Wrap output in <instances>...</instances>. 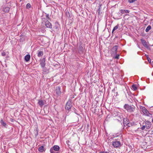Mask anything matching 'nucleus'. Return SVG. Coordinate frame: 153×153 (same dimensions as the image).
<instances>
[{"mask_svg":"<svg viewBox=\"0 0 153 153\" xmlns=\"http://www.w3.org/2000/svg\"><path fill=\"white\" fill-rule=\"evenodd\" d=\"M124 108L126 109L128 112L132 113L135 110V107L133 105H129L128 104H126L124 106Z\"/></svg>","mask_w":153,"mask_h":153,"instance_id":"obj_1","label":"nucleus"},{"mask_svg":"<svg viewBox=\"0 0 153 153\" xmlns=\"http://www.w3.org/2000/svg\"><path fill=\"white\" fill-rule=\"evenodd\" d=\"M60 149L59 146L57 145H55L53 146L50 149L51 153H57L56 151H59Z\"/></svg>","mask_w":153,"mask_h":153,"instance_id":"obj_2","label":"nucleus"},{"mask_svg":"<svg viewBox=\"0 0 153 153\" xmlns=\"http://www.w3.org/2000/svg\"><path fill=\"white\" fill-rule=\"evenodd\" d=\"M112 145L115 148H119L121 146V143L120 141L115 140L112 142Z\"/></svg>","mask_w":153,"mask_h":153,"instance_id":"obj_3","label":"nucleus"},{"mask_svg":"<svg viewBox=\"0 0 153 153\" xmlns=\"http://www.w3.org/2000/svg\"><path fill=\"white\" fill-rule=\"evenodd\" d=\"M117 115L116 116V117H117V120H118L119 121H122V119L123 118V117L122 115H120L121 114L119 112H117L116 113Z\"/></svg>","mask_w":153,"mask_h":153,"instance_id":"obj_4","label":"nucleus"},{"mask_svg":"<svg viewBox=\"0 0 153 153\" xmlns=\"http://www.w3.org/2000/svg\"><path fill=\"white\" fill-rule=\"evenodd\" d=\"M145 125L147 129H149L152 126V124L149 121H147L145 122Z\"/></svg>","mask_w":153,"mask_h":153,"instance_id":"obj_5","label":"nucleus"},{"mask_svg":"<svg viewBox=\"0 0 153 153\" xmlns=\"http://www.w3.org/2000/svg\"><path fill=\"white\" fill-rule=\"evenodd\" d=\"M140 109L142 111L145 115H146L147 114V113L148 112V111L147 110L146 108L144 107L140 106Z\"/></svg>","mask_w":153,"mask_h":153,"instance_id":"obj_6","label":"nucleus"},{"mask_svg":"<svg viewBox=\"0 0 153 153\" xmlns=\"http://www.w3.org/2000/svg\"><path fill=\"white\" fill-rule=\"evenodd\" d=\"M55 93L58 95H59L61 93L60 88L59 87H58L56 88V89L55 91Z\"/></svg>","mask_w":153,"mask_h":153,"instance_id":"obj_7","label":"nucleus"},{"mask_svg":"<svg viewBox=\"0 0 153 153\" xmlns=\"http://www.w3.org/2000/svg\"><path fill=\"white\" fill-rule=\"evenodd\" d=\"M40 65L42 68H43L45 66V58H44L40 60Z\"/></svg>","mask_w":153,"mask_h":153,"instance_id":"obj_8","label":"nucleus"},{"mask_svg":"<svg viewBox=\"0 0 153 153\" xmlns=\"http://www.w3.org/2000/svg\"><path fill=\"white\" fill-rule=\"evenodd\" d=\"M140 41L143 45L144 47H148V46L147 45V42H146L145 40L143 39H140Z\"/></svg>","mask_w":153,"mask_h":153,"instance_id":"obj_9","label":"nucleus"},{"mask_svg":"<svg viewBox=\"0 0 153 153\" xmlns=\"http://www.w3.org/2000/svg\"><path fill=\"white\" fill-rule=\"evenodd\" d=\"M45 24L47 27L51 28V24L48 21H47L45 22Z\"/></svg>","mask_w":153,"mask_h":153,"instance_id":"obj_10","label":"nucleus"},{"mask_svg":"<svg viewBox=\"0 0 153 153\" xmlns=\"http://www.w3.org/2000/svg\"><path fill=\"white\" fill-rule=\"evenodd\" d=\"M0 123H1V125L2 126H3V127L5 128H7V125L6 123H5L2 119H1V120Z\"/></svg>","mask_w":153,"mask_h":153,"instance_id":"obj_11","label":"nucleus"},{"mask_svg":"<svg viewBox=\"0 0 153 153\" xmlns=\"http://www.w3.org/2000/svg\"><path fill=\"white\" fill-rule=\"evenodd\" d=\"M137 124L134 122L128 123L126 124V126L129 127L132 126H135Z\"/></svg>","mask_w":153,"mask_h":153,"instance_id":"obj_12","label":"nucleus"},{"mask_svg":"<svg viewBox=\"0 0 153 153\" xmlns=\"http://www.w3.org/2000/svg\"><path fill=\"white\" fill-rule=\"evenodd\" d=\"M30 58V56L29 54L27 55L25 57V59L26 62H28Z\"/></svg>","mask_w":153,"mask_h":153,"instance_id":"obj_13","label":"nucleus"},{"mask_svg":"<svg viewBox=\"0 0 153 153\" xmlns=\"http://www.w3.org/2000/svg\"><path fill=\"white\" fill-rule=\"evenodd\" d=\"M120 12L121 13L124 14V13H129V10H127L121 9L120 10Z\"/></svg>","mask_w":153,"mask_h":153,"instance_id":"obj_14","label":"nucleus"},{"mask_svg":"<svg viewBox=\"0 0 153 153\" xmlns=\"http://www.w3.org/2000/svg\"><path fill=\"white\" fill-rule=\"evenodd\" d=\"M83 51L84 49L82 47L81 45H80L79 47L78 51L79 53H82L83 52Z\"/></svg>","mask_w":153,"mask_h":153,"instance_id":"obj_15","label":"nucleus"},{"mask_svg":"<svg viewBox=\"0 0 153 153\" xmlns=\"http://www.w3.org/2000/svg\"><path fill=\"white\" fill-rule=\"evenodd\" d=\"M38 104L41 107H42L44 105L43 101L41 100H39Z\"/></svg>","mask_w":153,"mask_h":153,"instance_id":"obj_16","label":"nucleus"},{"mask_svg":"<svg viewBox=\"0 0 153 153\" xmlns=\"http://www.w3.org/2000/svg\"><path fill=\"white\" fill-rule=\"evenodd\" d=\"M117 48L118 46L117 45H115L113 48L112 51L113 52H114L115 53H117Z\"/></svg>","mask_w":153,"mask_h":153,"instance_id":"obj_17","label":"nucleus"},{"mask_svg":"<svg viewBox=\"0 0 153 153\" xmlns=\"http://www.w3.org/2000/svg\"><path fill=\"white\" fill-rule=\"evenodd\" d=\"M38 53L37 55V56L38 57H41L43 55L44 53L43 51H38Z\"/></svg>","mask_w":153,"mask_h":153,"instance_id":"obj_18","label":"nucleus"},{"mask_svg":"<svg viewBox=\"0 0 153 153\" xmlns=\"http://www.w3.org/2000/svg\"><path fill=\"white\" fill-rule=\"evenodd\" d=\"M45 150L44 147L43 146H40L39 149V151L40 152H43Z\"/></svg>","mask_w":153,"mask_h":153,"instance_id":"obj_19","label":"nucleus"},{"mask_svg":"<svg viewBox=\"0 0 153 153\" xmlns=\"http://www.w3.org/2000/svg\"><path fill=\"white\" fill-rule=\"evenodd\" d=\"M10 8L8 7H5L3 9L4 11L5 12H8L9 11Z\"/></svg>","mask_w":153,"mask_h":153,"instance_id":"obj_20","label":"nucleus"},{"mask_svg":"<svg viewBox=\"0 0 153 153\" xmlns=\"http://www.w3.org/2000/svg\"><path fill=\"white\" fill-rule=\"evenodd\" d=\"M151 27L150 25H148L147 27H146V30H145V31L146 32H148L149 30L151 29Z\"/></svg>","mask_w":153,"mask_h":153,"instance_id":"obj_21","label":"nucleus"},{"mask_svg":"<svg viewBox=\"0 0 153 153\" xmlns=\"http://www.w3.org/2000/svg\"><path fill=\"white\" fill-rule=\"evenodd\" d=\"M118 25H117L115 27H114V28H113V30H112V33H113V32L115 30H117L118 29Z\"/></svg>","mask_w":153,"mask_h":153,"instance_id":"obj_22","label":"nucleus"},{"mask_svg":"<svg viewBox=\"0 0 153 153\" xmlns=\"http://www.w3.org/2000/svg\"><path fill=\"white\" fill-rule=\"evenodd\" d=\"M132 89L134 90V91H136L137 89V88L136 86V85H132L131 86Z\"/></svg>","mask_w":153,"mask_h":153,"instance_id":"obj_23","label":"nucleus"},{"mask_svg":"<svg viewBox=\"0 0 153 153\" xmlns=\"http://www.w3.org/2000/svg\"><path fill=\"white\" fill-rule=\"evenodd\" d=\"M146 115L147 116H149L150 117H152V115L150 114L149 111L147 113Z\"/></svg>","mask_w":153,"mask_h":153,"instance_id":"obj_24","label":"nucleus"},{"mask_svg":"<svg viewBox=\"0 0 153 153\" xmlns=\"http://www.w3.org/2000/svg\"><path fill=\"white\" fill-rule=\"evenodd\" d=\"M137 0H128V2L130 3H133L135 1H137Z\"/></svg>","mask_w":153,"mask_h":153,"instance_id":"obj_25","label":"nucleus"},{"mask_svg":"<svg viewBox=\"0 0 153 153\" xmlns=\"http://www.w3.org/2000/svg\"><path fill=\"white\" fill-rule=\"evenodd\" d=\"M31 5L29 3H28L26 5V8L28 9H29L31 7Z\"/></svg>","mask_w":153,"mask_h":153,"instance_id":"obj_26","label":"nucleus"},{"mask_svg":"<svg viewBox=\"0 0 153 153\" xmlns=\"http://www.w3.org/2000/svg\"><path fill=\"white\" fill-rule=\"evenodd\" d=\"M119 54H116L115 57V58L116 59H119Z\"/></svg>","mask_w":153,"mask_h":153,"instance_id":"obj_27","label":"nucleus"},{"mask_svg":"<svg viewBox=\"0 0 153 153\" xmlns=\"http://www.w3.org/2000/svg\"><path fill=\"white\" fill-rule=\"evenodd\" d=\"M2 56H4L6 55V53L5 52L3 51L1 53Z\"/></svg>","mask_w":153,"mask_h":153,"instance_id":"obj_28","label":"nucleus"},{"mask_svg":"<svg viewBox=\"0 0 153 153\" xmlns=\"http://www.w3.org/2000/svg\"><path fill=\"white\" fill-rule=\"evenodd\" d=\"M146 127V125H144L141 128V129L142 130H143Z\"/></svg>","mask_w":153,"mask_h":153,"instance_id":"obj_29","label":"nucleus"},{"mask_svg":"<svg viewBox=\"0 0 153 153\" xmlns=\"http://www.w3.org/2000/svg\"><path fill=\"white\" fill-rule=\"evenodd\" d=\"M46 17L48 19H50V18H49V14H46Z\"/></svg>","mask_w":153,"mask_h":153,"instance_id":"obj_30","label":"nucleus"},{"mask_svg":"<svg viewBox=\"0 0 153 153\" xmlns=\"http://www.w3.org/2000/svg\"><path fill=\"white\" fill-rule=\"evenodd\" d=\"M58 23H56V26H55V28L56 29H58Z\"/></svg>","mask_w":153,"mask_h":153,"instance_id":"obj_31","label":"nucleus"},{"mask_svg":"<svg viewBox=\"0 0 153 153\" xmlns=\"http://www.w3.org/2000/svg\"><path fill=\"white\" fill-rule=\"evenodd\" d=\"M71 106H72L71 105H69V107H68V108H67L68 110L70 109H71Z\"/></svg>","mask_w":153,"mask_h":153,"instance_id":"obj_32","label":"nucleus"},{"mask_svg":"<svg viewBox=\"0 0 153 153\" xmlns=\"http://www.w3.org/2000/svg\"><path fill=\"white\" fill-rule=\"evenodd\" d=\"M100 153H109L107 152L101 151V152H100Z\"/></svg>","mask_w":153,"mask_h":153,"instance_id":"obj_33","label":"nucleus"},{"mask_svg":"<svg viewBox=\"0 0 153 153\" xmlns=\"http://www.w3.org/2000/svg\"><path fill=\"white\" fill-rule=\"evenodd\" d=\"M71 22H69V23H70V24H71V22H73V20H72L71 19Z\"/></svg>","mask_w":153,"mask_h":153,"instance_id":"obj_34","label":"nucleus"},{"mask_svg":"<svg viewBox=\"0 0 153 153\" xmlns=\"http://www.w3.org/2000/svg\"><path fill=\"white\" fill-rule=\"evenodd\" d=\"M152 27L153 28V21L152 22Z\"/></svg>","mask_w":153,"mask_h":153,"instance_id":"obj_35","label":"nucleus"},{"mask_svg":"<svg viewBox=\"0 0 153 153\" xmlns=\"http://www.w3.org/2000/svg\"><path fill=\"white\" fill-rule=\"evenodd\" d=\"M125 119H124V120H123L124 123L126 124V123H125Z\"/></svg>","mask_w":153,"mask_h":153,"instance_id":"obj_36","label":"nucleus"},{"mask_svg":"<svg viewBox=\"0 0 153 153\" xmlns=\"http://www.w3.org/2000/svg\"><path fill=\"white\" fill-rule=\"evenodd\" d=\"M148 61H149H149H151V59H149H149H148Z\"/></svg>","mask_w":153,"mask_h":153,"instance_id":"obj_37","label":"nucleus"},{"mask_svg":"<svg viewBox=\"0 0 153 153\" xmlns=\"http://www.w3.org/2000/svg\"><path fill=\"white\" fill-rule=\"evenodd\" d=\"M152 123H153V118H152Z\"/></svg>","mask_w":153,"mask_h":153,"instance_id":"obj_38","label":"nucleus"},{"mask_svg":"<svg viewBox=\"0 0 153 153\" xmlns=\"http://www.w3.org/2000/svg\"><path fill=\"white\" fill-rule=\"evenodd\" d=\"M66 105H67V102H66Z\"/></svg>","mask_w":153,"mask_h":153,"instance_id":"obj_39","label":"nucleus"},{"mask_svg":"<svg viewBox=\"0 0 153 153\" xmlns=\"http://www.w3.org/2000/svg\"><path fill=\"white\" fill-rule=\"evenodd\" d=\"M65 109H66V106L65 107Z\"/></svg>","mask_w":153,"mask_h":153,"instance_id":"obj_40","label":"nucleus"}]
</instances>
